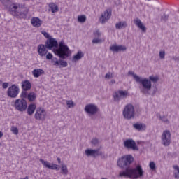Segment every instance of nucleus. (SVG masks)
<instances>
[{
	"label": "nucleus",
	"instance_id": "1",
	"mask_svg": "<svg viewBox=\"0 0 179 179\" xmlns=\"http://www.w3.org/2000/svg\"><path fill=\"white\" fill-rule=\"evenodd\" d=\"M134 159L131 155H124L118 159L117 165L120 169H124L119 173L120 178L138 179L143 177L144 171L141 165L138 164L135 168L129 167Z\"/></svg>",
	"mask_w": 179,
	"mask_h": 179
},
{
	"label": "nucleus",
	"instance_id": "2",
	"mask_svg": "<svg viewBox=\"0 0 179 179\" xmlns=\"http://www.w3.org/2000/svg\"><path fill=\"white\" fill-rule=\"evenodd\" d=\"M45 44L48 50H52V48H56V49H53V52L59 56L60 59H64L69 57L71 54V50L63 40L59 42L58 45L57 41L51 37L50 39L47 40Z\"/></svg>",
	"mask_w": 179,
	"mask_h": 179
},
{
	"label": "nucleus",
	"instance_id": "3",
	"mask_svg": "<svg viewBox=\"0 0 179 179\" xmlns=\"http://www.w3.org/2000/svg\"><path fill=\"white\" fill-rule=\"evenodd\" d=\"M9 13L17 18H26L29 9L23 4L12 3L8 8Z\"/></svg>",
	"mask_w": 179,
	"mask_h": 179
},
{
	"label": "nucleus",
	"instance_id": "4",
	"mask_svg": "<svg viewBox=\"0 0 179 179\" xmlns=\"http://www.w3.org/2000/svg\"><path fill=\"white\" fill-rule=\"evenodd\" d=\"M122 115L125 120H133L135 117V108L133 104H127L123 110Z\"/></svg>",
	"mask_w": 179,
	"mask_h": 179
},
{
	"label": "nucleus",
	"instance_id": "5",
	"mask_svg": "<svg viewBox=\"0 0 179 179\" xmlns=\"http://www.w3.org/2000/svg\"><path fill=\"white\" fill-rule=\"evenodd\" d=\"M137 83H139L141 84V87L140 88V91L141 93L144 94H149V90L152 89V83L151 81L148 78H138V80L136 81Z\"/></svg>",
	"mask_w": 179,
	"mask_h": 179
},
{
	"label": "nucleus",
	"instance_id": "6",
	"mask_svg": "<svg viewBox=\"0 0 179 179\" xmlns=\"http://www.w3.org/2000/svg\"><path fill=\"white\" fill-rule=\"evenodd\" d=\"M161 143L163 146H169L171 143V133L169 130H164L161 136Z\"/></svg>",
	"mask_w": 179,
	"mask_h": 179
},
{
	"label": "nucleus",
	"instance_id": "7",
	"mask_svg": "<svg viewBox=\"0 0 179 179\" xmlns=\"http://www.w3.org/2000/svg\"><path fill=\"white\" fill-rule=\"evenodd\" d=\"M15 107L18 111L23 113V111H26L27 108V102L24 99H16L15 101Z\"/></svg>",
	"mask_w": 179,
	"mask_h": 179
},
{
	"label": "nucleus",
	"instance_id": "8",
	"mask_svg": "<svg viewBox=\"0 0 179 179\" xmlns=\"http://www.w3.org/2000/svg\"><path fill=\"white\" fill-rule=\"evenodd\" d=\"M129 96L127 90H117L113 93V98L114 101L119 102L121 99L127 98Z\"/></svg>",
	"mask_w": 179,
	"mask_h": 179
},
{
	"label": "nucleus",
	"instance_id": "9",
	"mask_svg": "<svg viewBox=\"0 0 179 179\" xmlns=\"http://www.w3.org/2000/svg\"><path fill=\"white\" fill-rule=\"evenodd\" d=\"M84 111H85V113H87L90 117H92V115H96V114L99 113V108L96 104L90 103L85 106V108H84Z\"/></svg>",
	"mask_w": 179,
	"mask_h": 179
},
{
	"label": "nucleus",
	"instance_id": "10",
	"mask_svg": "<svg viewBox=\"0 0 179 179\" xmlns=\"http://www.w3.org/2000/svg\"><path fill=\"white\" fill-rule=\"evenodd\" d=\"M46 115V110L43 108L39 107L36 110L34 118H36L38 121H45Z\"/></svg>",
	"mask_w": 179,
	"mask_h": 179
},
{
	"label": "nucleus",
	"instance_id": "11",
	"mask_svg": "<svg viewBox=\"0 0 179 179\" xmlns=\"http://www.w3.org/2000/svg\"><path fill=\"white\" fill-rule=\"evenodd\" d=\"M19 93V86L15 84L10 86L7 91V94L10 98H16L18 96Z\"/></svg>",
	"mask_w": 179,
	"mask_h": 179
},
{
	"label": "nucleus",
	"instance_id": "12",
	"mask_svg": "<svg viewBox=\"0 0 179 179\" xmlns=\"http://www.w3.org/2000/svg\"><path fill=\"white\" fill-rule=\"evenodd\" d=\"M124 146L127 149H131L132 150H138L136 142L132 139H127L124 141Z\"/></svg>",
	"mask_w": 179,
	"mask_h": 179
},
{
	"label": "nucleus",
	"instance_id": "13",
	"mask_svg": "<svg viewBox=\"0 0 179 179\" xmlns=\"http://www.w3.org/2000/svg\"><path fill=\"white\" fill-rule=\"evenodd\" d=\"M103 153L100 151V149L92 150V149H87L85 150V156L90 157V156L92 157H96V156H102Z\"/></svg>",
	"mask_w": 179,
	"mask_h": 179
},
{
	"label": "nucleus",
	"instance_id": "14",
	"mask_svg": "<svg viewBox=\"0 0 179 179\" xmlns=\"http://www.w3.org/2000/svg\"><path fill=\"white\" fill-rule=\"evenodd\" d=\"M41 163L47 169H49L50 170H55V171H59V165L56 164H52L50 162H48V161H45L43 159H40Z\"/></svg>",
	"mask_w": 179,
	"mask_h": 179
},
{
	"label": "nucleus",
	"instance_id": "15",
	"mask_svg": "<svg viewBox=\"0 0 179 179\" xmlns=\"http://www.w3.org/2000/svg\"><path fill=\"white\" fill-rule=\"evenodd\" d=\"M37 49H38V53L41 57H45L48 52V49L46 48L45 44L38 45Z\"/></svg>",
	"mask_w": 179,
	"mask_h": 179
},
{
	"label": "nucleus",
	"instance_id": "16",
	"mask_svg": "<svg viewBox=\"0 0 179 179\" xmlns=\"http://www.w3.org/2000/svg\"><path fill=\"white\" fill-rule=\"evenodd\" d=\"M110 17H111V12L107 10L103 13V14H102V15L99 18V21H101L102 24H104L106 22H108V20L110 18Z\"/></svg>",
	"mask_w": 179,
	"mask_h": 179
},
{
	"label": "nucleus",
	"instance_id": "17",
	"mask_svg": "<svg viewBox=\"0 0 179 179\" xmlns=\"http://www.w3.org/2000/svg\"><path fill=\"white\" fill-rule=\"evenodd\" d=\"M134 24L137 26L141 31L142 32L145 33L147 31L146 27L143 24L141 20L139 18H136L134 20Z\"/></svg>",
	"mask_w": 179,
	"mask_h": 179
},
{
	"label": "nucleus",
	"instance_id": "18",
	"mask_svg": "<svg viewBox=\"0 0 179 179\" xmlns=\"http://www.w3.org/2000/svg\"><path fill=\"white\" fill-rule=\"evenodd\" d=\"M110 50L113 52L125 51L127 48L122 45H113L110 47Z\"/></svg>",
	"mask_w": 179,
	"mask_h": 179
},
{
	"label": "nucleus",
	"instance_id": "19",
	"mask_svg": "<svg viewBox=\"0 0 179 179\" xmlns=\"http://www.w3.org/2000/svg\"><path fill=\"white\" fill-rule=\"evenodd\" d=\"M31 88V83L29 80H24L22 82V89L24 91H29Z\"/></svg>",
	"mask_w": 179,
	"mask_h": 179
},
{
	"label": "nucleus",
	"instance_id": "20",
	"mask_svg": "<svg viewBox=\"0 0 179 179\" xmlns=\"http://www.w3.org/2000/svg\"><path fill=\"white\" fill-rule=\"evenodd\" d=\"M133 128L136 129V131H145L146 124L143 123H136L133 124Z\"/></svg>",
	"mask_w": 179,
	"mask_h": 179
},
{
	"label": "nucleus",
	"instance_id": "21",
	"mask_svg": "<svg viewBox=\"0 0 179 179\" xmlns=\"http://www.w3.org/2000/svg\"><path fill=\"white\" fill-rule=\"evenodd\" d=\"M43 22L38 17H34L31 19V24L35 27H40Z\"/></svg>",
	"mask_w": 179,
	"mask_h": 179
},
{
	"label": "nucleus",
	"instance_id": "22",
	"mask_svg": "<svg viewBox=\"0 0 179 179\" xmlns=\"http://www.w3.org/2000/svg\"><path fill=\"white\" fill-rule=\"evenodd\" d=\"M127 27V23L126 21H120L115 24V29H122Z\"/></svg>",
	"mask_w": 179,
	"mask_h": 179
},
{
	"label": "nucleus",
	"instance_id": "23",
	"mask_svg": "<svg viewBox=\"0 0 179 179\" xmlns=\"http://www.w3.org/2000/svg\"><path fill=\"white\" fill-rule=\"evenodd\" d=\"M32 73L35 78L40 77L42 74L45 73V71L41 69H36L32 71Z\"/></svg>",
	"mask_w": 179,
	"mask_h": 179
},
{
	"label": "nucleus",
	"instance_id": "24",
	"mask_svg": "<svg viewBox=\"0 0 179 179\" xmlns=\"http://www.w3.org/2000/svg\"><path fill=\"white\" fill-rule=\"evenodd\" d=\"M49 11H52V13H57L59 11V7L55 3H50L49 4Z\"/></svg>",
	"mask_w": 179,
	"mask_h": 179
},
{
	"label": "nucleus",
	"instance_id": "25",
	"mask_svg": "<svg viewBox=\"0 0 179 179\" xmlns=\"http://www.w3.org/2000/svg\"><path fill=\"white\" fill-rule=\"evenodd\" d=\"M157 118H158L160 121L164 122V124H170V121L168 120L167 117L163 115L162 116L160 114L157 113L156 115Z\"/></svg>",
	"mask_w": 179,
	"mask_h": 179
},
{
	"label": "nucleus",
	"instance_id": "26",
	"mask_svg": "<svg viewBox=\"0 0 179 179\" xmlns=\"http://www.w3.org/2000/svg\"><path fill=\"white\" fill-rule=\"evenodd\" d=\"M36 108V106L34 103H31L28 106L27 113L29 115H33L35 110Z\"/></svg>",
	"mask_w": 179,
	"mask_h": 179
},
{
	"label": "nucleus",
	"instance_id": "27",
	"mask_svg": "<svg viewBox=\"0 0 179 179\" xmlns=\"http://www.w3.org/2000/svg\"><path fill=\"white\" fill-rule=\"evenodd\" d=\"M84 55L85 54L82 51H78V52H77V55L73 57V61L77 62L82 59L84 57Z\"/></svg>",
	"mask_w": 179,
	"mask_h": 179
},
{
	"label": "nucleus",
	"instance_id": "28",
	"mask_svg": "<svg viewBox=\"0 0 179 179\" xmlns=\"http://www.w3.org/2000/svg\"><path fill=\"white\" fill-rule=\"evenodd\" d=\"M27 99L29 101L32 102L36 100V95L34 92H31L28 94Z\"/></svg>",
	"mask_w": 179,
	"mask_h": 179
},
{
	"label": "nucleus",
	"instance_id": "29",
	"mask_svg": "<svg viewBox=\"0 0 179 179\" xmlns=\"http://www.w3.org/2000/svg\"><path fill=\"white\" fill-rule=\"evenodd\" d=\"M68 173H69V171L66 165L62 164V174L67 176Z\"/></svg>",
	"mask_w": 179,
	"mask_h": 179
},
{
	"label": "nucleus",
	"instance_id": "30",
	"mask_svg": "<svg viewBox=\"0 0 179 179\" xmlns=\"http://www.w3.org/2000/svg\"><path fill=\"white\" fill-rule=\"evenodd\" d=\"M87 17L85 15H78V17H77V20H78V22L80 23H84L86 22Z\"/></svg>",
	"mask_w": 179,
	"mask_h": 179
},
{
	"label": "nucleus",
	"instance_id": "31",
	"mask_svg": "<svg viewBox=\"0 0 179 179\" xmlns=\"http://www.w3.org/2000/svg\"><path fill=\"white\" fill-rule=\"evenodd\" d=\"M66 104H67V107H69V108H73L75 106V104L72 100L66 101Z\"/></svg>",
	"mask_w": 179,
	"mask_h": 179
},
{
	"label": "nucleus",
	"instance_id": "32",
	"mask_svg": "<svg viewBox=\"0 0 179 179\" xmlns=\"http://www.w3.org/2000/svg\"><path fill=\"white\" fill-rule=\"evenodd\" d=\"M128 74L131 75L133 76L134 79L136 80V82L139 80L140 77L138 76H137L136 74H135L134 72L129 71H128Z\"/></svg>",
	"mask_w": 179,
	"mask_h": 179
},
{
	"label": "nucleus",
	"instance_id": "33",
	"mask_svg": "<svg viewBox=\"0 0 179 179\" xmlns=\"http://www.w3.org/2000/svg\"><path fill=\"white\" fill-rule=\"evenodd\" d=\"M62 66V67H67L68 63L66 61H64L62 59H59V66Z\"/></svg>",
	"mask_w": 179,
	"mask_h": 179
},
{
	"label": "nucleus",
	"instance_id": "34",
	"mask_svg": "<svg viewBox=\"0 0 179 179\" xmlns=\"http://www.w3.org/2000/svg\"><path fill=\"white\" fill-rule=\"evenodd\" d=\"M51 62L53 64V66H59V59L58 60V59L56 57L53 58Z\"/></svg>",
	"mask_w": 179,
	"mask_h": 179
},
{
	"label": "nucleus",
	"instance_id": "35",
	"mask_svg": "<svg viewBox=\"0 0 179 179\" xmlns=\"http://www.w3.org/2000/svg\"><path fill=\"white\" fill-rule=\"evenodd\" d=\"M149 168L151 171H155L156 170V164L154 162H151L149 164Z\"/></svg>",
	"mask_w": 179,
	"mask_h": 179
},
{
	"label": "nucleus",
	"instance_id": "36",
	"mask_svg": "<svg viewBox=\"0 0 179 179\" xmlns=\"http://www.w3.org/2000/svg\"><path fill=\"white\" fill-rule=\"evenodd\" d=\"M158 80H159V78L157 76H149V80L153 83H157Z\"/></svg>",
	"mask_w": 179,
	"mask_h": 179
},
{
	"label": "nucleus",
	"instance_id": "37",
	"mask_svg": "<svg viewBox=\"0 0 179 179\" xmlns=\"http://www.w3.org/2000/svg\"><path fill=\"white\" fill-rule=\"evenodd\" d=\"M11 132H13V134L14 135H18V134H19V130H18V129H17V127L13 126V127H11Z\"/></svg>",
	"mask_w": 179,
	"mask_h": 179
},
{
	"label": "nucleus",
	"instance_id": "38",
	"mask_svg": "<svg viewBox=\"0 0 179 179\" xmlns=\"http://www.w3.org/2000/svg\"><path fill=\"white\" fill-rule=\"evenodd\" d=\"M102 42H103V41L99 38H95L92 39V43H94V44H98V43H101Z\"/></svg>",
	"mask_w": 179,
	"mask_h": 179
},
{
	"label": "nucleus",
	"instance_id": "39",
	"mask_svg": "<svg viewBox=\"0 0 179 179\" xmlns=\"http://www.w3.org/2000/svg\"><path fill=\"white\" fill-rule=\"evenodd\" d=\"M91 143H92V145H94V146H96V145H99V141L98 138H94L91 141Z\"/></svg>",
	"mask_w": 179,
	"mask_h": 179
},
{
	"label": "nucleus",
	"instance_id": "40",
	"mask_svg": "<svg viewBox=\"0 0 179 179\" xmlns=\"http://www.w3.org/2000/svg\"><path fill=\"white\" fill-rule=\"evenodd\" d=\"M101 36V33L100 32L99 30H96L94 33V36H95V38H99Z\"/></svg>",
	"mask_w": 179,
	"mask_h": 179
},
{
	"label": "nucleus",
	"instance_id": "41",
	"mask_svg": "<svg viewBox=\"0 0 179 179\" xmlns=\"http://www.w3.org/2000/svg\"><path fill=\"white\" fill-rule=\"evenodd\" d=\"M166 55V52L164 50H160L159 52V56L160 59H164Z\"/></svg>",
	"mask_w": 179,
	"mask_h": 179
},
{
	"label": "nucleus",
	"instance_id": "42",
	"mask_svg": "<svg viewBox=\"0 0 179 179\" xmlns=\"http://www.w3.org/2000/svg\"><path fill=\"white\" fill-rule=\"evenodd\" d=\"M21 97L22 98V99H26V98H28V95H27V91H25V90H23L22 92V93H21Z\"/></svg>",
	"mask_w": 179,
	"mask_h": 179
},
{
	"label": "nucleus",
	"instance_id": "43",
	"mask_svg": "<svg viewBox=\"0 0 179 179\" xmlns=\"http://www.w3.org/2000/svg\"><path fill=\"white\" fill-rule=\"evenodd\" d=\"M113 73H110V72H108L107 73L106 75H105V78H107V79H110L111 78H113Z\"/></svg>",
	"mask_w": 179,
	"mask_h": 179
},
{
	"label": "nucleus",
	"instance_id": "44",
	"mask_svg": "<svg viewBox=\"0 0 179 179\" xmlns=\"http://www.w3.org/2000/svg\"><path fill=\"white\" fill-rule=\"evenodd\" d=\"M42 34L44 35V36L46 38H48V39H50V38H52L50 36V34L48 33V32H46V31H42Z\"/></svg>",
	"mask_w": 179,
	"mask_h": 179
},
{
	"label": "nucleus",
	"instance_id": "45",
	"mask_svg": "<svg viewBox=\"0 0 179 179\" xmlns=\"http://www.w3.org/2000/svg\"><path fill=\"white\" fill-rule=\"evenodd\" d=\"M169 19V15H166L165 14H164L162 17H161V20H163L164 22H166V20H168Z\"/></svg>",
	"mask_w": 179,
	"mask_h": 179
},
{
	"label": "nucleus",
	"instance_id": "46",
	"mask_svg": "<svg viewBox=\"0 0 179 179\" xmlns=\"http://www.w3.org/2000/svg\"><path fill=\"white\" fill-rule=\"evenodd\" d=\"M53 55L52 53H48L46 55V58L48 59H52Z\"/></svg>",
	"mask_w": 179,
	"mask_h": 179
},
{
	"label": "nucleus",
	"instance_id": "47",
	"mask_svg": "<svg viewBox=\"0 0 179 179\" xmlns=\"http://www.w3.org/2000/svg\"><path fill=\"white\" fill-rule=\"evenodd\" d=\"M175 179H179V172H174Z\"/></svg>",
	"mask_w": 179,
	"mask_h": 179
},
{
	"label": "nucleus",
	"instance_id": "48",
	"mask_svg": "<svg viewBox=\"0 0 179 179\" xmlns=\"http://www.w3.org/2000/svg\"><path fill=\"white\" fill-rule=\"evenodd\" d=\"M8 83H3V88H4V89H6V88H8Z\"/></svg>",
	"mask_w": 179,
	"mask_h": 179
},
{
	"label": "nucleus",
	"instance_id": "49",
	"mask_svg": "<svg viewBox=\"0 0 179 179\" xmlns=\"http://www.w3.org/2000/svg\"><path fill=\"white\" fill-rule=\"evenodd\" d=\"M173 169H174L175 170H176V171H178V173H179V166H173Z\"/></svg>",
	"mask_w": 179,
	"mask_h": 179
},
{
	"label": "nucleus",
	"instance_id": "50",
	"mask_svg": "<svg viewBox=\"0 0 179 179\" xmlns=\"http://www.w3.org/2000/svg\"><path fill=\"white\" fill-rule=\"evenodd\" d=\"M174 61H179V57H173Z\"/></svg>",
	"mask_w": 179,
	"mask_h": 179
},
{
	"label": "nucleus",
	"instance_id": "51",
	"mask_svg": "<svg viewBox=\"0 0 179 179\" xmlns=\"http://www.w3.org/2000/svg\"><path fill=\"white\" fill-rule=\"evenodd\" d=\"M57 163H59V164H60V163H61V158L57 157Z\"/></svg>",
	"mask_w": 179,
	"mask_h": 179
},
{
	"label": "nucleus",
	"instance_id": "52",
	"mask_svg": "<svg viewBox=\"0 0 179 179\" xmlns=\"http://www.w3.org/2000/svg\"><path fill=\"white\" fill-rule=\"evenodd\" d=\"M3 136V132L0 131V138H2Z\"/></svg>",
	"mask_w": 179,
	"mask_h": 179
},
{
	"label": "nucleus",
	"instance_id": "53",
	"mask_svg": "<svg viewBox=\"0 0 179 179\" xmlns=\"http://www.w3.org/2000/svg\"><path fill=\"white\" fill-rule=\"evenodd\" d=\"M110 83H111L112 84H114V83H115V80H111Z\"/></svg>",
	"mask_w": 179,
	"mask_h": 179
},
{
	"label": "nucleus",
	"instance_id": "54",
	"mask_svg": "<svg viewBox=\"0 0 179 179\" xmlns=\"http://www.w3.org/2000/svg\"><path fill=\"white\" fill-rule=\"evenodd\" d=\"M21 179H29V177L26 176L24 178H21Z\"/></svg>",
	"mask_w": 179,
	"mask_h": 179
},
{
	"label": "nucleus",
	"instance_id": "55",
	"mask_svg": "<svg viewBox=\"0 0 179 179\" xmlns=\"http://www.w3.org/2000/svg\"><path fill=\"white\" fill-rule=\"evenodd\" d=\"M3 81L0 79V85L2 84Z\"/></svg>",
	"mask_w": 179,
	"mask_h": 179
},
{
	"label": "nucleus",
	"instance_id": "56",
	"mask_svg": "<svg viewBox=\"0 0 179 179\" xmlns=\"http://www.w3.org/2000/svg\"><path fill=\"white\" fill-rule=\"evenodd\" d=\"M101 179H107L106 178H101Z\"/></svg>",
	"mask_w": 179,
	"mask_h": 179
},
{
	"label": "nucleus",
	"instance_id": "57",
	"mask_svg": "<svg viewBox=\"0 0 179 179\" xmlns=\"http://www.w3.org/2000/svg\"><path fill=\"white\" fill-rule=\"evenodd\" d=\"M27 1H29V0H27Z\"/></svg>",
	"mask_w": 179,
	"mask_h": 179
}]
</instances>
